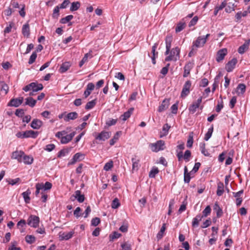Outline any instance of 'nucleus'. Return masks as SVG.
I'll list each match as a JSON object with an SVG mask.
<instances>
[{"mask_svg":"<svg viewBox=\"0 0 250 250\" xmlns=\"http://www.w3.org/2000/svg\"><path fill=\"white\" fill-rule=\"evenodd\" d=\"M193 143V139L192 133H191L190 134H189L187 144V147H189V148L191 147L192 146Z\"/></svg>","mask_w":250,"mask_h":250,"instance_id":"obj_52","label":"nucleus"},{"mask_svg":"<svg viewBox=\"0 0 250 250\" xmlns=\"http://www.w3.org/2000/svg\"><path fill=\"white\" fill-rule=\"evenodd\" d=\"M43 123L38 119H34L30 125L31 127L34 129H39L42 125Z\"/></svg>","mask_w":250,"mask_h":250,"instance_id":"obj_15","label":"nucleus"},{"mask_svg":"<svg viewBox=\"0 0 250 250\" xmlns=\"http://www.w3.org/2000/svg\"><path fill=\"white\" fill-rule=\"evenodd\" d=\"M24 114V110L22 109H17L15 112V115L19 117H22Z\"/></svg>","mask_w":250,"mask_h":250,"instance_id":"obj_63","label":"nucleus"},{"mask_svg":"<svg viewBox=\"0 0 250 250\" xmlns=\"http://www.w3.org/2000/svg\"><path fill=\"white\" fill-rule=\"evenodd\" d=\"M31 194V191L29 189H28L26 191L22 193L21 195L24 199V202L28 204L30 201V194Z\"/></svg>","mask_w":250,"mask_h":250,"instance_id":"obj_29","label":"nucleus"},{"mask_svg":"<svg viewBox=\"0 0 250 250\" xmlns=\"http://www.w3.org/2000/svg\"><path fill=\"white\" fill-rule=\"evenodd\" d=\"M39 217L34 215H31L27 220L28 225L33 228H37L39 226Z\"/></svg>","mask_w":250,"mask_h":250,"instance_id":"obj_3","label":"nucleus"},{"mask_svg":"<svg viewBox=\"0 0 250 250\" xmlns=\"http://www.w3.org/2000/svg\"><path fill=\"white\" fill-rule=\"evenodd\" d=\"M117 119H109L108 121L106 122V125L108 126H110L111 125H115L117 123Z\"/></svg>","mask_w":250,"mask_h":250,"instance_id":"obj_59","label":"nucleus"},{"mask_svg":"<svg viewBox=\"0 0 250 250\" xmlns=\"http://www.w3.org/2000/svg\"><path fill=\"white\" fill-rule=\"evenodd\" d=\"M37 55L36 52L35 51V52H33L30 57V58H29V60L28 61V63L29 64H31L33 62H34L37 58Z\"/></svg>","mask_w":250,"mask_h":250,"instance_id":"obj_51","label":"nucleus"},{"mask_svg":"<svg viewBox=\"0 0 250 250\" xmlns=\"http://www.w3.org/2000/svg\"><path fill=\"white\" fill-rule=\"evenodd\" d=\"M88 53H86L84 55V57H83V58L82 59V60L80 61V62H79V66L80 67H81L83 65V64L87 61V59H88Z\"/></svg>","mask_w":250,"mask_h":250,"instance_id":"obj_62","label":"nucleus"},{"mask_svg":"<svg viewBox=\"0 0 250 250\" xmlns=\"http://www.w3.org/2000/svg\"><path fill=\"white\" fill-rule=\"evenodd\" d=\"M237 62V60L236 58H233L230 61H229L226 65V69L227 71L228 72H232L235 68Z\"/></svg>","mask_w":250,"mask_h":250,"instance_id":"obj_6","label":"nucleus"},{"mask_svg":"<svg viewBox=\"0 0 250 250\" xmlns=\"http://www.w3.org/2000/svg\"><path fill=\"white\" fill-rule=\"evenodd\" d=\"M236 89V93L238 96L243 95L246 91V85L244 83H239Z\"/></svg>","mask_w":250,"mask_h":250,"instance_id":"obj_26","label":"nucleus"},{"mask_svg":"<svg viewBox=\"0 0 250 250\" xmlns=\"http://www.w3.org/2000/svg\"><path fill=\"white\" fill-rule=\"evenodd\" d=\"M211 208L209 206H208L205 209L202 211L203 215L202 216L203 217H206L210 214Z\"/></svg>","mask_w":250,"mask_h":250,"instance_id":"obj_48","label":"nucleus"},{"mask_svg":"<svg viewBox=\"0 0 250 250\" xmlns=\"http://www.w3.org/2000/svg\"><path fill=\"white\" fill-rule=\"evenodd\" d=\"M156 46V43H155L152 47V56L151 57L152 62L153 64H155V47Z\"/></svg>","mask_w":250,"mask_h":250,"instance_id":"obj_53","label":"nucleus"},{"mask_svg":"<svg viewBox=\"0 0 250 250\" xmlns=\"http://www.w3.org/2000/svg\"><path fill=\"white\" fill-rule=\"evenodd\" d=\"M172 42V38L171 37H167L166 39V51L165 52L166 55H167L170 52V55L167 56L165 58V61L168 62L170 61H176L178 59H179V55L180 52V49L178 47H176L173 48L171 51L170 52V50L171 48Z\"/></svg>","mask_w":250,"mask_h":250,"instance_id":"obj_1","label":"nucleus"},{"mask_svg":"<svg viewBox=\"0 0 250 250\" xmlns=\"http://www.w3.org/2000/svg\"><path fill=\"white\" fill-rule=\"evenodd\" d=\"M0 91H4L5 94H6L9 91V87L8 85L4 82H0Z\"/></svg>","mask_w":250,"mask_h":250,"instance_id":"obj_37","label":"nucleus"},{"mask_svg":"<svg viewBox=\"0 0 250 250\" xmlns=\"http://www.w3.org/2000/svg\"><path fill=\"white\" fill-rule=\"evenodd\" d=\"M250 43V40L245 41V43L240 46L238 49V52L240 54H243L249 48Z\"/></svg>","mask_w":250,"mask_h":250,"instance_id":"obj_16","label":"nucleus"},{"mask_svg":"<svg viewBox=\"0 0 250 250\" xmlns=\"http://www.w3.org/2000/svg\"><path fill=\"white\" fill-rule=\"evenodd\" d=\"M187 18H184L177 24L175 27L176 33H178L182 31L186 26Z\"/></svg>","mask_w":250,"mask_h":250,"instance_id":"obj_8","label":"nucleus"},{"mask_svg":"<svg viewBox=\"0 0 250 250\" xmlns=\"http://www.w3.org/2000/svg\"><path fill=\"white\" fill-rule=\"evenodd\" d=\"M169 65L170 64L169 63H167L166 66L164 67L161 69L160 73L162 74L163 76H165L167 73Z\"/></svg>","mask_w":250,"mask_h":250,"instance_id":"obj_61","label":"nucleus"},{"mask_svg":"<svg viewBox=\"0 0 250 250\" xmlns=\"http://www.w3.org/2000/svg\"><path fill=\"white\" fill-rule=\"evenodd\" d=\"M203 216H202L201 214H198L195 217H194L192 222V226L194 228L197 227L199 226V222L202 220Z\"/></svg>","mask_w":250,"mask_h":250,"instance_id":"obj_27","label":"nucleus"},{"mask_svg":"<svg viewBox=\"0 0 250 250\" xmlns=\"http://www.w3.org/2000/svg\"><path fill=\"white\" fill-rule=\"evenodd\" d=\"M74 196L79 203H83L84 201V195L83 194H81V192L79 190H77L75 192V195H74Z\"/></svg>","mask_w":250,"mask_h":250,"instance_id":"obj_22","label":"nucleus"},{"mask_svg":"<svg viewBox=\"0 0 250 250\" xmlns=\"http://www.w3.org/2000/svg\"><path fill=\"white\" fill-rule=\"evenodd\" d=\"M96 104V100H92L87 103L85 108L87 110L92 109Z\"/></svg>","mask_w":250,"mask_h":250,"instance_id":"obj_45","label":"nucleus"},{"mask_svg":"<svg viewBox=\"0 0 250 250\" xmlns=\"http://www.w3.org/2000/svg\"><path fill=\"white\" fill-rule=\"evenodd\" d=\"M191 87V82L190 81L188 80L186 82L184 83L181 93V97L182 98H185L190 93V88Z\"/></svg>","mask_w":250,"mask_h":250,"instance_id":"obj_2","label":"nucleus"},{"mask_svg":"<svg viewBox=\"0 0 250 250\" xmlns=\"http://www.w3.org/2000/svg\"><path fill=\"white\" fill-rule=\"evenodd\" d=\"M234 1V0H231V1L227 2L226 7L225 8V11L226 12L230 13L234 10L236 5H235Z\"/></svg>","mask_w":250,"mask_h":250,"instance_id":"obj_18","label":"nucleus"},{"mask_svg":"<svg viewBox=\"0 0 250 250\" xmlns=\"http://www.w3.org/2000/svg\"><path fill=\"white\" fill-rule=\"evenodd\" d=\"M38 134L39 132L38 131H35L32 130L23 131V138H32L35 139L37 137Z\"/></svg>","mask_w":250,"mask_h":250,"instance_id":"obj_10","label":"nucleus"},{"mask_svg":"<svg viewBox=\"0 0 250 250\" xmlns=\"http://www.w3.org/2000/svg\"><path fill=\"white\" fill-rule=\"evenodd\" d=\"M236 102H237L236 97L235 96L233 97L229 102V106L230 108L232 109L234 107L235 104L236 103Z\"/></svg>","mask_w":250,"mask_h":250,"instance_id":"obj_60","label":"nucleus"},{"mask_svg":"<svg viewBox=\"0 0 250 250\" xmlns=\"http://www.w3.org/2000/svg\"><path fill=\"white\" fill-rule=\"evenodd\" d=\"M200 149L202 153L206 156H210V153L208 152V151L205 148V144L202 143L200 145Z\"/></svg>","mask_w":250,"mask_h":250,"instance_id":"obj_44","label":"nucleus"},{"mask_svg":"<svg viewBox=\"0 0 250 250\" xmlns=\"http://www.w3.org/2000/svg\"><path fill=\"white\" fill-rule=\"evenodd\" d=\"M120 206V203L118 198H115L112 202L111 207L113 209H116L119 208Z\"/></svg>","mask_w":250,"mask_h":250,"instance_id":"obj_49","label":"nucleus"},{"mask_svg":"<svg viewBox=\"0 0 250 250\" xmlns=\"http://www.w3.org/2000/svg\"><path fill=\"white\" fill-rule=\"evenodd\" d=\"M74 233V231H71L69 232H63L62 234L60 233V238L61 240H68L71 238Z\"/></svg>","mask_w":250,"mask_h":250,"instance_id":"obj_17","label":"nucleus"},{"mask_svg":"<svg viewBox=\"0 0 250 250\" xmlns=\"http://www.w3.org/2000/svg\"><path fill=\"white\" fill-rule=\"evenodd\" d=\"M110 134L109 132L103 131L95 137V139L104 141L110 137Z\"/></svg>","mask_w":250,"mask_h":250,"instance_id":"obj_12","label":"nucleus"},{"mask_svg":"<svg viewBox=\"0 0 250 250\" xmlns=\"http://www.w3.org/2000/svg\"><path fill=\"white\" fill-rule=\"evenodd\" d=\"M134 111V108L131 107L127 111L125 112L123 115L121 116V119H122V120L125 121L127 119H128L131 115L132 114L133 112Z\"/></svg>","mask_w":250,"mask_h":250,"instance_id":"obj_23","label":"nucleus"},{"mask_svg":"<svg viewBox=\"0 0 250 250\" xmlns=\"http://www.w3.org/2000/svg\"><path fill=\"white\" fill-rule=\"evenodd\" d=\"M76 134V132L73 131L68 135L62 137L61 143L62 144H66L71 141Z\"/></svg>","mask_w":250,"mask_h":250,"instance_id":"obj_11","label":"nucleus"},{"mask_svg":"<svg viewBox=\"0 0 250 250\" xmlns=\"http://www.w3.org/2000/svg\"><path fill=\"white\" fill-rule=\"evenodd\" d=\"M131 161L132 162V169L133 170H137L139 167V160L136 159V157H133L131 159Z\"/></svg>","mask_w":250,"mask_h":250,"instance_id":"obj_42","label":"nucleus"},{"mask_svg":"<svg viewBox=\"0 0 250 250\" xmlns=\"http://www.w3.org/2000/svg\"><path fill=\"white\" fill-rule=\"evenodd\" d=\"M42 187V189L44 191L46 190L50 189L52 187V185L51 183L49 182H46L44 184L41 183Z\"/></svg>","mask_w":250,"mask_h":250,"instance_id":"obj_50","label":"nucleus"},{"mask_svg":"<svg viewBox=\"0 0 250 250\" xmlns=\"http://www.w3.org/2000/svg\"><path fill=\"white\" fill-rule=\"evenodd\" d=\"M202 101V97H200L198 99V100L195 102H193L189 107L188 110L189 112L191 114L194 113L196 111V109L198 108L200 104H201Z\"/></svg>","mask_w":250,"mask_h":250,"instance_id":"obj_5","label":"nucleus"},{"mask_svg":"<svg viewBox=\"0 0 250 250\" xmlns=\"http://www.w3.org/2000/svg\"><path fill=\"white\" fill-rule=\"evenodd\" d=\"M81 6V3L79 1H74L71 3L70 8V10L72 12L77 11L79 9Z\"/></svg>","mask_w":250,"mask_h":250,"instance_id":"obj_34","label":"nucleus"},{"mask_svg":"<svg viewBox=\"0 0 250 250\" xmlns=\"http://www.w3.org/2000/svg\"><path fill=\"white\" fill-rule=\"evenodd\" d=\"M165 142L163 140L157 141V151L163 150L165 149Z\"/></svg>","mask_w":250,"mask_h":250,"instance_id":"obj_41","label":"nucleus"},{"mask_svg":"<svg viewBox=\"0 0 250 250\" xmlns=\"http://www.w3.org/2000/svg\"><path fill=\"white\" fill-rule=\"evenodd\" d=\"M113 167V162L112 160H110L104 165V169L106 171H109Z\"/></svg>","mask_w":250,"mask_h":250,"instance_id":"obj_47","label":"nucleus"},{"mask_svg":"<svg viewBox=\"0 0 250 250\" xmlns=\"http://www.w3.org/2000/svg\"><path fill=\"white\" fill-rule=\"evenodd\" d=\"M73 18V16L72 15H69L66 16L64 18H62L60 20V22L62 24H65L67 22H69Z\"/></svg>","mask_w":250,"mask_h":250,"instance_id":"obj_43","label":"nucleus"},{"mask_svg":"<svg viewBox=\"0 0 250 250\" xmlns=\"http://www.w3.org/2000/svg\"><path fill=\"white\" fill-rule=\"evenodd\" d=\"M206 42V39L203 38L202 36H199L197 40L193 42V46L196 47H203Z\"/></svg>","mask_w":250,"mask_h":250,"instance_id":"obj_14","label":"nucleus"},{"mask_svg":"<svg viewBox=\"0 0 250 250\" xmlns=\"http://www.w3.org/2000/svg\"><path fill=\"white\" fill-rule=\"evenodd\" d=\"M198 19H199L197 16L194 17L193 18L191 19V20L189 22L188 26L190 27L195 25L197 23Z\"/></svg>","mask_w":250,"mask_h":250,"instance_id":"obj_57","label":"nucleus"},{"mask_svg":"<svg viewBox=\"0 0 250 250\" xmlns=\"http://www.w3.org/2000/svg\"><path fill=\"white\" fill-rule=\"evenodd\" d=\"M167 224L164 223L161 227L160 231L157 233V238L161 239L164 236L165 231L166 229Z\"/></svg>","mask_w":250,"mask_h":250,"instance_id":"obj_39","label":"nucleus"},{"mask_svg":"<svg viewBox=\"0 0 250 250\" xmlns=\"http://www.w3.org/2000/svg\"><path fill=\"white\" fill-rule=\"evenodd\" d=\"M192 68V64L191 63L186 64L184 67V77H187L190 73V70Z\"/></svg>","mask_w":250,"mask_h":250,"instance_id":"obj_31","label":"nucleus"},{"mask_svg":"<svg viewBox=\"0 0 250 250\" xmlns=\"http://www.w3.org/2000/svg\"><path fill=\"white\" fill-rule=\"evenodd\" d=\"M61 8L59 7V6H56L54 10H53V17L54 18H57L58 17L59 15V10Z\"/></svg>","mask_w":250,"mask_h":250,"instance_id":"obj_54","label":"nucleus"},{"mask_svg":"<svg viewBox=\"0 0 250 250\" xmlns=\"http://www.w3.org/2000/svg\"><path fill=\"white\" fill-rule=\"evenodd\" d=\"M169 104V101L167 99H165L162 102V103L159 107V111L162 112L165 110L168 107Z\"/></svg>","mask_w":250,"mask_h":250,"instance_id":"obj_25","label":"nucleus"},{"mask_svg":"<svg viewBox=\"0 0 250 250\" xmlns=\"http://www.w3.org/2000/svg\"><path fill=\"white\" fill-rule=\"evenodd\" d=\"M70 66L71 64L69 62H66L62 63L59 68V72L61 73L65 72L69 69Z\"/></svg>","mask_w":250,"mask_h":250,"instance_id":"obj_24","label":"nucleus"},{"mask_svg":"<svg viewBox=\"0 0 250 250\" xmlns=\"http://www.w3.org/2000/svg\"><path fill=\"white\" fill-rule=\"evenodd\" d=\"M22 162L26 165H30L33 162V158L32 156L24 155L22 157Z\"/></svg>","mask_w":250,"mask_h":250,"instance_id":"obj_30","label":"nucleus"},{"mask_svg":"<svg viewBox=\"0 0 250 250\" xmlns=\"http://www.w3.org/2000/svg\"><path fill=\"white\" fill-rule=\"evenodd\" d=\"M24 155V152L22 151H15L12 153L11 158L14 159H16L17 161L21 163L22 162V157Z\"/></svg>","mask_w":250,"mask_h":250,"instance_id":"obj_13","label":"nucleus"},{"mask_svg":"<svg viewBox=\"0 0 250 250\" xmlns=\"http://www.w3.org/2000/svg\"><path fill=\"white\" fill-rule=\"evenodd\" d=\"M23 98L20 97L19 98H13L12 99L9 103L8 104V106H14L17 107L19 106L23 102Z\"/></svg>","mask_w":250,"mask_h":250,"instance_id":"obj_7","label":"nucleus"},{"mask_svg":"<svg viewBox=\"0 0 250 250\" xmlns=\"http://www.w3.org/2000/svg\"><path fill=\"white\" fill-rule=\"evenodd\" d=\"M170 126L168 124H165L162 128V130L160 132V138H163L167 135Z\"/></svg>","mask_w":250,"mask_h":250,"instance_id":"obj_19","label":"nucleus"},{"mask_svg":"<svg viewBox=\"0 0 250 250\" xmlns=\"http://www.w3.org/2000/svg\"><path fill=\"white\" fill-rule=\"evenodd\" d=\"M70 151V149L68 148H65L61 149L58 153L57 157L58 158H61L67 155Z\"/></svg>","mask_w":250,"mask_h":250,"instance_id":"obj_40","label":"nucleus"},{"mask_svg":"<svg viewBox=\"0 0 250 250\" xmlns=\"http://www.w3.org/2000/svg\"><path fill=\"white\" fill-rule=\"evenodd\" d=\"M191 177L190 173L188 172V168L187 167H184V180L185 183H188L190 182Z\"/></svg>","mask_w":250,"mask_h":250,"instance_id":"obj_33","label":"nucleus"},{"mask_svg":"<svg viewBox=\"0 0 250 250\" xmlns=\"http://www.w3.org/2000/svg\"><path fill=\"white\" fill-rule=\"evenodd\" d=\"M122 249L121 250H131L130 245L126 243H124L121 245Z\"/></svg>","mask_w":250,"mask_h":250,"instance_id":"obj_64","label":"nucleus"},{"mask_svg":"<svg viewBox=\"0 0 250 250\" xmlns=\"http://www.w3.org/2000/svg\"><path fill=\"white\" fill-rule=\"evenodd\" d=\"M78 117V114L76 112H72L68 113L64 118V120L65 122H68L70 120H75Z\"/></svg>","mask_w":250,"mask_h":250,"instance_id":"obj_20","label":"nucleus"},{"mask_svg":"<svg viewBox=\"0 0 250 250\" xmlns=\"http://www.w3.org/2000/svg\"><path fill=\"white\" fill-rule=\"evenodd\" d=\"M227 54V49L226 48H223L219 50L216 55V60L218 62L223 61Z\"/></svg>","mask_w":250,"mask_h":250,"instance_id":"obj_9","label":"nucleus"},{"mask_svg":"<svg viewBox=\"0 0 250 250\" xmlns=\"http://www.w3.org/2000/svg\"><path fill=\"white\" fill-rule=\"evenodd\" d=\"M22 34L24 37L28 38L30 36V27L28 23H26L23 25L22 27Z\"/></svg>","mask_w":250,"mask_h":250,"instance_id":"obj_21","label":"nucleus"},{"mask_svg":"<svg viewBox=\"0 0 250 250\" xmlns=\"http://www.w3.org/2000/svg\"><path fill=\"white\" fill-rule=\"evenodd\" d=\"M121 131H117L114 135L112 139L110 140L109 144L110 146H113L117 141L119 139V136L121 134Z\"/></svg>","mask_w":250,"mask_h":250,"instance_id":"obj_36","label":"nucleus"},{"mask_svg":"<svg viewBox=\"0 0 250 250\" xmlns=\"http://www.w3.org/2000/svg\"><path fill=\"white\" fill-rule=\"evenodd\" d=\"M37 103V101L34 100L31 97H28L25 99L24 105H28L31 107L35 106Z\"/></svg>","mask_w":250,"mask_h":250,"instance_id":"obj_28","label":"nucleus"},{"mask_svg":"<svg viewBox=\"0 0 250 250\" xmlns=\"http://www.w3.org/2000/svg\"><path fill=\"white\" fill-rule=\"evenodd\" d=\"M224 184L223 183L220 182L218 184L216 194L218 196L222 195L224 192Z\"/></svg>","mask_w":250,"mask_h":250,"instance_id":"obj_35","label":"nucleus"},{"mask_svg":"<svg viewBox=\"0 0 250 250\" xmlns=\"http://www.w3.org/2000/svg\"><path fill=\"white\" fill-rule=\"evenodd\" d=\"M31 83L34 84V85L32 86V90H33V92H37L38 91L42 90L43 88L42 83H38L35 82H33Z\"/></svg>","mask_w":250,"mask_h":250,"instance_id":"obj_32","label":"nucleus"},{"mask_svg":"<svg viewBox=\"0 0 250 250\" xmlns=\"http://www.w3.org/2000/svg\"><path fill=\"white\" fill-rule=\"evenodd\" d=\"M25 241L30 244H31L35 242L36 239L35 237L31 235H27L25 238Z\"/></svg>","mask_w":250,"mask_h":250,"instance_id":"obj_46","label":"nucleus"},{"mask_svg":"<svg viewBox=\"0 0 250 250\" xmlns=\"http://www.w3.org/2000/svg\"><path fill=\"white\" fill-rule=\"evenodd\" d=\"M82 211L81 208L80 207H77L74 211V215L77 218H78L81 216H82V214L81 213V211Z\"/></svg>","mask_w":250,"mask_h":250,"instance_id":"obj_56","label":"nucleus"},{"mask_svg":"<svg viewBox=\"0 0 250 250\" xmlns=\"http://www.w3.org/2000/svg\"><path fill=\"white\" fill-rule=\"evenodd\" d=\"M213 131V125H211V126L208 129L207 132L206 133L204 140L206 141H208L209 138L211 137L212 132Z\"/></svg>","mask_w":250,"mask_h":250,"instance_id":"obj_38","label":"nucleus"},{"mask_svg":"<svg viewBox=\"0 0 250 250\" xmlns=\"http://www.w3.org/2000/svg\"><path fill=\"white\" fill-rule=\"evenodd\" d=\"M85 155L81 152L76 153L70 162H68V165H72L75 164L77 162L81 161L84 159Z\"/></svg>","mask_w":250,"mask_h":250,"instance_id":"obj_4","label":"nucleus"},{"mask_svg":"<svg viewBox=\"0 0 250 250\" xmlns=\"http://www.w3.org/2000/svg\"><path fill=\"white\" fill-rule=\"evenodd\" d=\"M100 219L98 217H95L92 219L91 225L92 226L96 227L98 226L100 223Z\"/></svg>","mask_w":250,"mask_h":250,"instance_id":"obj_55","label":"nucleus"},{"mask_svg":"<svg viewBox=\"0 0 250 250\" xmlns=\"http://www.w3.org/2000/svg\"><path fill=\"white\" fill-rule=\"evenodd\" d=\"M36 190L35 191V195L36 196H37L40 193V190H42V191L43 190L42 189V184H40V183H37L36 184Z\"/></svg>","mask_w":250,"mask_h":250,"instance_id":"obj_58","label":"nucleus"}]
</instances>
